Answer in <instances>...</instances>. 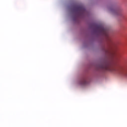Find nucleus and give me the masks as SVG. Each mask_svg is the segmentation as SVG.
I'll use <instances>...</instances> for the list:
<instances>
[{"mask_svg": "<svg viewBox=\"0 0 127 127\" xmlns=\"http://www.w3.org/2000/svg\"><path fill=\"white\" fill-rule=\"evenodd\" d=\"M100 69L110 71L111 72H118L120 74L127 76V69H124L122 66L114 67L111 66L108 64H102L99 65Z\"/></svg>", "mask_w": 127, "mask_h": 127, "instance_id": "f257e3e1", "label": "nucleus"}, {"mask_svg": "<svg viewBox=\"0 0 127 127\" xmlns=\"http://www.w3.org/2000/svg\"><path fill=\"white\" fill-rule=\"evenodd\" d=\"M96 29L101 34L109 38V30L108 29L104 27L102 25H99L97 26Z\"/></svg>", "mask_w": 127, "mask_h": 127, "instance_id": "f03ea898", "label": "nucleus"}, {"mask_svg": "<svg viewBox=\"0 0 127 127\" xmlns=\"http://www.w3.org/2000/svg\"><path fill=\"white\" fill-rule=\"evenodd\" d=\"M75 9L76 11L78 12V13L84 14V13H86V9L82 5L77 6L75 7Z\"/></svg>", "mask_w": 127, "mask_h": 127, "instance_id": "7ed1b4c3", "label": "nucleus"}, {"mask_svg": "<svg viewBox=\"0 0 127 127\" xmlns=\"http://www.w3.org/2000/svg\"><path fill=\"white\" fill-rule=\"evenodd\" d=\"M87 83L88 81L86 77H82L80 81V84L81 85H87Z\"/></svg>", "mask_w": 127, "mask_h": 127, "instance_id": "20e7f679", "label": "nucleus"}]
</instances>
